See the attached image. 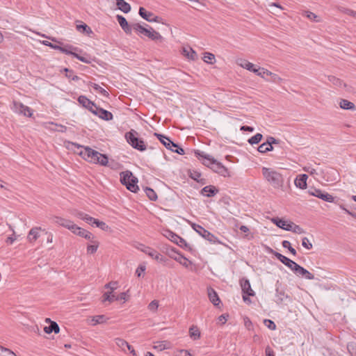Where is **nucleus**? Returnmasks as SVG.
I'll return each instance as SVG.
<instances>
[{
    "label": "nucleus",
    "instance_id": "nucleus-1",
    "mask_svg": "<svg viewBox=\"0 0 356 356\" xmlns=\"http://www.w3.org/2000/svg\"><path fill=\"white\" fill-rule=\"evenodd\" d=\"M264 179L275 189H282L284 185L283 175L273 168L263 167L261 169Z\"/></svg>",
    "mask_w": 356,
    "mask_h": 356
},
{
    "label": "nucleus",
    "instance_id": "nucleus-2",
    "mask_svg": "<svg viewBox=\"0 0 356 356\" xmlns=\"http://www.w3.org/2000/svg\"><path fill=\"white\" fill-rule=\"evenodd\" d=\"M120 181L129 191L133 193H137L139 190L137 185V177H134L132 172L129 170L120 173Z\"/></svg>",
    "mask_w": 356,
    "mask_h": 356
},
{
    "label": "nucleus",
    "instance_id": "nucleus-3",
    "mask_svg": "<svg viewBox=\"0 0 356 356\" xmlns=\"http://www.w3.org/2000/svg\"><path fill=\"white\" fill-rule=\"evenodd\" d=\"M200 159V157H198ZM202 163L211 169L213 172L225 177L227 174V169L213 157H200Z\"/></svg>",
    "mask_w": 356,
    "mask_h": 356
},
{
    "label": "nucleus",
    "instance_id": "nucleus-4",
    "mask_svg": "<svg viewBox=\"0 0 356 356\" xmlns=\"http://www.w3.org/2000/svg\"><path fill=\"white\" fill-rule=\"evenodd\" d=\"M154 135L157 137L160 142L165 147V148L170 149L172 152H175L180 155L185 154H191V152H185V150L183 148L180 147L177 144L172 142L168 137L156 133H155Z\"/></svg>",
    "mask_w": 356,
    "mask_h": 356
},
{
    "label": "nucleus",
    "instance_id": "nucleus-5",
    "mask_svg": "<svg viewBox=\"0 0 356 356\" xmlns=\"http://www.w3.org/2000/svg\"><path fill=\"white\" fill-rule=\"evenodd\" d=\"M127 141L134 149L143 151L146 149V145L142 139L138 138V133L134 130H131L125 134Z\"/></svg>",
    "mask_w": 356,
    "mask_h": 356
},
{
    "label": "nucleus",
    "instance_id": "nucleus-6",
    "mask_svg": "<svg viewBox=\"0 0 356 356\" xmlns=\"http://www.w3.org/2000/svg\"><path fill=\"white\" fill-rule=\"evenodd\" d=\"M276 146H280V140L272 136L267 138L265 143H262L257 148V151L260 153H266L269 151H274Z\"/></svg>",
    "mask_w": 356,
    "mask_h": 356
},
{
    "label": "nucleus",
    "instance_id": "nucleus-7",
    "mask_svg": "<svg viewBox=\"0 0 356 356\" xmlns=\"http://www.w3.org/2000/svg\"><path fill=\"white\" fill-rule=\"evenodd\" d=\"M11 110L19 115H22L26 117H31L33 115L32 110L27 106L24 105L20 102L13 101Z\"/></svg>",
    "mask_w": 356,
    "mask_h": 356
},
{
    "label": "nucleus",
    "instance_id": "nucleus-8",
    "mask_svg": "<svg viewBox=\"0 0 356 356\" xmlns=\"http://www.w3.org/2000/svg\"><path fill=\"white\" fill-rule=\"evenodd\" d=\"M192 227L196 232L208 241L213 243L218 242V238L213 234L205 229L201 225L193 223L192 225Z\"/></svg>",
    "mask_w": 356,
    "mask_h": 356
},
{
    "label": "nucleus",
    "instance_id": "nucleus-9",
    "mask_svg": "<svg viewBox=\"0 0 356 356\" xmlns=\"http://www.w3.org/2000/svg\"><path fill=\"white\" fill-rule=\"evenodd\" d=\"M77 50H78L77 47H73L70 44H63V45H60L59 49H58V51H60V52H62L63 54H65L67 55H72L73 56L76 58L78 60H79L85 63H88L89 61L86 58L78 55L77 54H76L75 51H77Z\"/></svg>",
    "mask_w": 356,
    "mask_h": 356
},
{
    "label": "nucleus",
    "instance_id": "nucleus-10",
    "mask_svg": "<svg viewBox=\"0 0 356 356\" xmlns=\"http://www.w3.org/2000/svg\"><path fill=\"white\" fill-rule=\"evenodd\" d=\"M72 145L76 148V150H74V153L79 156H83V154L84 156H106L104 154L99 153L89 147H83V146H80L74 143H72Z\"/></svg>",
    "mask_w": 356,
    "mask_h": 356
},
{
    "label": "nucleus",
    "instance_id": "nucleus-11",
    "mask_svg": "<svg viewBox=\"0 0 356 356\" xmlns=\"http://www.w3.org/2000/svg\"><path fill=\"white\" fill-rule=\"evenodd\" d=\"M166 253L170 257L175 259L182 266L188 267V259L183 255L179 254L174 248H167Z\"/></svg>",
    "mask_w": 356,
    "mask_h": 356
},
{
    "label": "nucleus",
    "instance_id": "nucleus-12",
    "mask_svg": "<svg viewBox=\"0 0 356 356\" xmlns=\"http://www.w3.org/2000/svg\"><path fill=\"white\" fill-rule=\"evenodd\" d=\"M309 193L311 195L317 197L323 200V201H325L327 202H334V197L332 195H330L325 191H323L320 189H317V188L311 189L309 191Z\"/></svg>",
    "mask_w": 356,
    "mask_h": 356
},
{
    "label": "nucleus",
    "instance_id": "nucleus-13",
    "mask_svg": "<svg viewBox=\"0 0 356 356\" xmlns=\"http://www.w3.org/2000/svg\"><path fill=\"white\" fill-rule=\"evenodd\" d=\"M292 271L299 277H305L307 280H314L315 277L314 275L309 272L307 269L302 267L299 264H296V266H293V268H292Z\"/></svg>",
    "mask_w": 356,
    "mask_h": 356
},
{
    "label": "nucleus",
    "instance_id": "nucleus-14",
    "mask_svg": "<svg viewBox=\"0 0 356 356\" xmlns=\"http://www.w3.org/2000/svg\"><path fill=\"white\" fill-rule=\"evenodd\" d=\"M143 252L158 262L163 263L165 261V258L154 249L147 247L143 250Z\"/></svg>",
    "mask_w": 356,
    "mask_h": 356
},
{
    "label": "nucleus",
    "instance_id": "nucleus-15",
    "mask_svg": "<svg viewBox=\"0 0 356 356\" xmlns=\"http://www.w3.org/2000/svg\"><path fill=\"white\" fill-rule=\"evenodd\" d=\"M275 302L277 305L285 303L287 304L288 302L291 301V298L288 296L284 290L280 289L279 288L276 289L275 293Z\"/></svg>",
    "mask_w": 356,
    "mask_h": 356
},
{
    "label": "nucleus",
    "instance_id": "nucleus-16",
    "mask_svg": "<svg viewBox=\"0 0 356 356\" xmlns=\"http://www.w3.org/2000/svg\"><path fill=\"white\" fill-rule=\"evenodd\" d=\"M78 102L83 107L88 109L91 113H92V111H95V109L97 108L94 102L90 101L84 95L79 96L78 98Z\"/></svg>",
    "mask_w": 356,
    "mask_h": 356
},
{
    "label": "nucleus",
    "instance_id": "nucleus-17",
    "mask_svg": "<svg viewBox=\"0 0 356 356\" xmlns=\"http://www.w3.org/2000/svg\"><path fill=\"white\" fill-rule=\"evenodd\" d=\"M85 161L90 163L99 164L103 166L109 165V157H83Z\"/></svg>",
    "mask_w": 356,
    "mask_h": 356
},
{
    "label": "nucleus",
    "instance_id": "nucleus-18",
    "mask_svg": "<svg viewBox=\"0 0 356 356\" xmlns=\"http://www.w3.org/2000/svg\"><path fill=\"white\" fill-rule=\"evenodd\" d=\"M236 63L241 67L246 69L250 72H252L255 74L257 72V67L245 59L239 58L236 60Z\"/></svg>",
    "mask_w": 356,
    "mask_h": 356
},
{
    "label": "nucleus",
    "instance_id": "nucleus-19",
    "mask_svg": "<svg viewBox=\"0 0 356 356\" xmlns=\"http://www.w3.org/2000/svg\"><path fill=\"white\" fill-rule=\"evenodd\" d=\"M240 284L241 286L243 294L247 296H254V292L251 288L250 281L246 278H242L240 280Z\"/></svg>",
    "mask_w": 356,
    "mask_h": 356
},
{
    "label": "nucleus",
    "instance_id": "nucleus-20",
    "mask_svg": "<svg viewBox=\"0 0 356 356\" xmlns=\"http://www.w3.org/2000/svg\"><path fill=\"white\" fill-rule=\"evenodd\" d=\"M117 20L122 29V30L127 33V34H131V27L132 24H129L124 17L122 15H118L116 16Z\"/></svg>",
    "mask_w": 356,
    "mask_h": 356
},
{
    "label": "nucleus",
    "instance_id": "nucleus-21",
    "mask_svg": "<svg viewBox=\"0 0 356 356\" xmlns=\"http://www.w3.org/2000/svg\"><path fill=\"white\" fill-rule=\"evenodd\" d=\"M92 113L104 120H111L113 119V114L102 108H96L95 111H92Z\"/></svg>",
    "mask_w": 356,
    "mask_h": 356
},
{
    "label": "nucleus",
    "instance_id": "nucleus-22",
    "mask_svg": "<svg viewBox=\"0 0 356 356\" xmlns=\"http://www.w3.org/2000/svg\"><path fill=\"white\" fill-rule=\"evenodd\" d=\"M272 222L276 225L278 227L284 229L286 231H289V229H292L291 228V221H286L282 220L279 218H273L272 219Z\"/></svg>",
    "mask_w": 356,
    "mask_h": 356
},
{
    "label": "nucleus",
    "instance_id": "nucleus-23",
    "mask_svg": "<svg viewBox=\"0 0 356 356\" xmlns=\"http://www.w3.org/2000/svg\"><path fill=\"white\" fill-rule=\"evenodd\" d=\"M138 13L141 17L148 22H158V17L154 16V15L151 12L146 11V10L143 7L139 8Z\"/></svg>",
    "mask_w": 356,
    "mask_h": 356
},
{
    "label": "nucleus",
    "instance_id": "nucleus-24",
    "mask_svg": "<svg viewBox=\"0 0 356 356\" xmlns=\"http://www.w3.org/2000/svg\"><path fill=\"white\" fill-rule=\"evenodd\" d=\"M308 179V175L306 174H301L297 176L294 181V184L296 187L300 188L301 189H305L307 188V180Z\"/></svg>",
    "mask_w": 356,
    "mask_h": 356
},
{
    "label": "nucleus",
    "instance_id": "nucleus-25",
    "mask_svg": "<svg viewBox=\"0 0 356 356\" xmlns=\"http://www.w3.org/2000/svg\"><path fill=\"white\" fill-rule=\"evenodd\" d=\"M207 292L209 300L213 304V305H218L220 302V300L216 291L213 288L209 287L207 289Z\"/></svg>",
    "mask_w": 356,
    "mask_h": 356
},
{
    "label": "nucleus",
    "instance_id": "nucleus-26",
    "mask_svg": "<svg viewBox=\"0 0 356 356\" xmlns=\"http://www.w3.org/2000/svg\"><path fill=\"white\" fill-rule=\"evenodd\" d=\"M218 192V190L212 185L206 186H204L202 191L201 193L207 197H213Z\"/></svg>",
    "mask_w": 356,
    "mask_h": 356
},
{
    "label": "nucleus",
    "instance_id": "nucleus-27",
    "mask_svg": "<svg viewBox=\"0 0 356 356\" xmlns=\"http://www.w3.org/2000/svg\"><path fill=\"white\" fill-rule=\"evenodd\" d=\"M339 105L341 108L344 110L355 111L356 108L354 103L345 99H341Z\"/></svg>",
    "mask_w": 356,
    "mask_h": 356
},
{
    "label": "nucleus",
    "instance_id": "nucleus-28",
    "mask_svg": "<svg viewBox=\"0 0 356 356\" xmlns=\"http://www.w3.org/2000/svg\"><path fill=\"white\" fill-rule=\"evenodd\" d=\"M147 37H148L152 40L159 41L160 42H162L164 40L163 36L159 32L154 31L151 27L149 28Z\"/></svg>",
    "mask_w": 356,
    "mask_h": 356
},
{
    "label": "nucleus",
    "instance_id": "nucleus-29",
    "mask_svg": "<svg viewBox=\"0 0 356 356\" xmlns=\"http://www.w3.org/2000/svg\"><path fill=\"white\" fill-rule=\"evenodd\" d=\"M44 331L47 334H51L53 332L58 334L60 332V327L56 322L51 321L49 325L44 327Z\"/></svg>",
    "mask_w": 356,
    "mask_h": 356
},
{
    "label": "nucleus",
    "instance_id": "nucleus-30",
    "mask_svg": "<svg viewBox=\"0 0 356 356\" xmlns=\"http://www.w3.org/2000/svg\"><path fill=\"white\" fill-rule=\"evenodd\" d=\"M54 219V222L56 224H58L66 229H68L69 227L72 225V223H73V222L70 220L63 218L58 217V216H55Z\"/></svg>",
    "mask_w": 356,
    "mask_h": 356
},
{
    "label": "nucleus",
    "instance_id": "nucleus-31",
    "mask_svg": "<svg viewBox=\"0 0 356 356\" xmlns=\"http://www.w3.org/2000/svg\"><path fill=\"white\" fill-rule=\"evenodd\" d=\"M116 5L121 11L128 13L131 10V6L124 0H116Z\"/></svg>",
    "mask_w": 356,
    "mask_h": 356
},
{
    "label": "nucleus",
    "instance_id": "nucleus-32",
    "mask_svg": "<svg viewBox=\"0 0 356 356\" xmlns=\"http://www.w3.org/2000/svg\"><path fill=\"white\" fill-rule=\"evenodd\" d=\"M41 228L40 227H33L32 228L29 232V234H28V240L30 241V242H33L35 241H36L40 235H39V230H40Z\"/></svg>",
    "mask_w": 356,
    "mask_h": 356
},
{
    "label": "nucleus",
    "instance_id": "nucleus-33",
    "mask_svg": "<svg viewBox=\"0 0 356 356\" xmlns=\"http://www.w3.org/2000/svg\"><path fill=\"white\" fill-rule=\"evenodd\" d=\"M132 30L147 36L149 29L145 28L138 23H134L132 24L131 31Z\"/></svg>",
    "mask_w": 356,
    "mask_h": 356
},
{
    "label": "nucleus",
    "instance_id": "nucleus-34",
    "mask_svg": "<svg viewBox=\"0 0 356 356\" xmlns=\"http://www.w3.org/2000/svg\"><path fill=\"white\" fill-rule=\"evenodd\" d=\"M183 54L188 59H191L193 60H195L197 58L196 52L194 50H193V49H191V47L184 48Z\"/></svg>",
    "mask_w": 356,
    "mask_h": 356
},
{
    "label": "nucleus",
    "instance_id": "nucleus-35",
    "mask_svg": "<svg viewBox=\"0 0 356 356\" xmlns=\"http://www.w3.org/2000/svg\"><path fill=\"white\" fill-rule=\"evenodd\" d=\"M88 85L90 86L91 87H92L94 88V90H95L97 92L101 94L102 96L106 97H108V95H109L108 92L105 89H104L103 88L99 86L98 84L92 83V82H90Z\"/></svg>",
    "mask_w": 356,
    "mask_h": 356
},
{
    "label": "nucleus",
    "instance_id": "nucleus-36",
    "mask_svg": "<svg viewBox=\"0 0 356 356\" xmlns=\"http://www.w3.org/2000/svg\"><path fill=\"white\" fill-rule=\"evenodd\" d=\"M145 191L147 196L149 197L150 200L155 201L157 200V195L152 188L146 187Z\"/></svg>",
    "mask_w": 356,
    "mask_h": 356
},
{
    "label": "nucleus",
    "instance_id": "nucleus-37",
    "mask_svg": "<svg viewBox=\"0 0 356 356\" xmlns=\"http://www.w3.org/2000/svg\"><path fill=\"white\" fill-rule=\"evenodd\" d=\"M328 80L330 82H331L333 85L338 86V87H342L346 86V84L343 83V81L339 79V78H337L334 76H329Z\"/></svg>",
    "mask_w": 356,
    "mask_h": 356
},
{
    "label": "nucleus",
    "instance_id": "nucleus-38",
    "mask_svg": "<svg viewBox=\"0 0 356 356\" xmlns=\"http://www.w3.org/2000/svg\"><path fill=\"white\" fill-rule=\"evenodd\" d=\"M165 236L172 242L175 243H177L180 236L177 235L175 233L171 232V231H167Z\"/></svg>",
    "mask_w": 356,
    "mask_h": 356
},
{
    "label": "nucleus",
    "instance_id": "nucleus-39",
    "mask_svg": "<svg viewBox=\"0 0 356 356\" xmlns=\"http://www.w3.org/2000/svg\"><path fill=\"white\" fill-rule=\"evenodd\" d=\"M280 262H282L283 264H284L285 266H286L288 268H289L291 270H292V268H293V266H296L297 264V263H296L295 261H293V260L290 259L289 258L286 257V256H284L282 260L280 261Z\"/></svg>",
    "mask_w": 356,
    "mask_h": 356
},
{
    "label": "nucleus",
    "instance_id": "nucleus-40",
    "mask_svg": "<svg viewBox=\"0 0 356 356\" xmlns=\"http://www.w3.org/2000/svg\"><path fill=\"white\" fill-rule=\"evenodd\" d=\"M307 18L310 19L312 22H320V19L318 16H317L315 13L310 11H304L303 14Z\"/></svg>",
    "mask_w": 356,
    "mask_h": 356
},
{
    "label": "nucleus",
    "instance_id": "nucleus-41",
    "mask_svg": "<svg viewBox=\"0 0 356 356\" xmlns=\"http://www.w3.org/2000/svg\"><path fill=\"white\" fill-rule=\"evenodd\" d=\"M203 60L205 62V63H209V64H212L215 62L216 59H215V56L214 54H211V53H209V52H205L204 54V56H203Z\"/></svg>",
    "mask_w": 356,
    "mask_h": 356
},
{
    "label": "nucleus",
    "instance_id": "nucleus-42",
    "mask_svg": "<svg viewBox=\"0 0 356 356\" xmlns=\"http://www.w3.org/2000/svg\"><path fill=\"white\" fill-rule=\"evenodd\" d=\"M256 74L263 79H266V76H269L270 74V71L264 68V67H257V72Z\"/></svg>",
    "mask_w": 356,
    "mask_h": 356
},
{
    "label": "nucleus",
    "instance_id": "nucleus-43",
    "mask_svg": "<svg viewBox=\"0 0 356 356\" xmlns=\"http://www.w3.org/2000/svg\"><path fill=\"white\" fill-rule=\"evenodd\" d=\"M177 245H178L179 247L184 248L185 250H187L188 251H192L191 246L186 241L185 239L180 237Z\"/></svg>",
    "mask_w": 356,
    "mask_h": 356
},
{
    "label": "nucleus",
    "instance_id": "nucleus-44",
    "mask_svg": "<svg viewBox=\"0 0 356 356\" xmlns=\"http://www.w3.org/2000/svg\"><path fill=\"white\" fill-rule=\"evenodd\" d=\"M189 332H190V337L193 338L194 339H199L200 337V332L197 327L192 326L190 328Z\"/></svg>",
    "mask_w": 356,
    "mask_h": 356
},
{
    "label": "nucleus",
    "instance_id": "nucleus-45",
    "mask_svg": "<svg viewBox=\"0 0 356 356\" xmlns=\"http://www.w3.org/2000/svg\"><path fill=\"white\" fill-rule=\"evenodd\" d=\"M262 138H263L262 134L258 133L256 135H254V136L251 137L248 140V143L251 145L258 144L261 140Z\"/></svg>",
    "mask_w": 356,
    "mask_h": 356
},
{
    "label": "nucleus",
    "instance_id": "nucleus-46",
    "mask_svg": "<svg viewBox=\"0 0 356 356\" xmlns=\"http://www.w3.org/2000/svg\"><path fill=\"white\" fill-rule=\"evenodd\" d=\"M282 247L289 250V251L294 256L296 255V250L291 247V243L289 241H283L282 242Z\"/></svg>",
    "mask_w": 356,
    "mask_h": 356
},
{
    "label": "nucleus",
    "instance_id": "nucleus-47",
    "mask_svg": "<svg viewBox=\"0 0 356 356\" xmlns=\"http://www.w3.org/2000/svg\"><path fill=\"white\" fill-rule=\"evenodd\" d=\"M0 356H17L12 350L0 346Z\"/></svg>",
    "mask_w": 356,
    "mask_h": 356
},
{
    "label": "nucleus",
    "instance_id": "nucleus-48",
    "mask_svg": "<svg viewBox=\"0 0 356 356\" xmlns=\"http://www.w3.org/2000/svg\"><path fill=\"white\" fill-rule=\"evenodd\" d=\"M115 343L116 345L120 348L122 350L125 351L126 350V347L128 346V342H127L125 340L122 339H120V338H117L115 339Z\"/></svg>",
    "mask_w": 356,
    "mask_h": 356
},
{
    "label": "nucleus",
    "instance_id": "nucleus-49",
    "mask_svg": "<svg viewBox=\"0 0 356 356\" xmlns=\"http://www.w3.org/2000/svg\"><path fill=\"white\" fill-rule=\"evenodd\" d=\"M291 228L292 229H289V231L290 232H293L296 234H303L305 233V230L300 227L299 225H296L295 223H293V222H291Z\"/></svg>",
    "mask_w": 356,
    "mask_h": 356
},
{
    "label": "nucleus",
    "instance_id": "nucleus-50",
    "mask_svg": "<svg viewBox=\"0 0 356 356\" xmlns=\"http://www.w3.org/2000/svg\"><path fill=\"white\" fill-rule=\"evenodd\" d=\"M189 172V176L191 179L197 181H200V179L201 177V173L197 170H190L188 171Z\"/></svg>",
    "mask_w": 356,
    "mask_h": 356
},
{
    "label": "nucleus",
    "instance_id": "nucleus-51",
    "mask_svg": "<svg viewBox=\"0 0 356 356\" xmlns=\"http://www.w3.org/2000/svg\"><path fill=\"white\" fill-rule=\"evenodd\" d=\"M76 29L81 32H86L88 34L92 33L91 29L86 24L76 26Z\"/></svg>",
    "mask_w": 356,
    "mask_h": 356
},
{
    "label": "nucleus",
    "instance_id": "nucleus-52",
    "mask_svg": "<svg viewBox=\"0 0 356 356\" xmlns=\"http://www.w3.org/2000/svg\"><path fill=\"white\" fill-rule=\"evenodd\" d=\"M92 245H89L87 247V252L88 253L93 254L95 253L99 247V242L97 241H95V243H92Z\"/></svg>",
    "mask_w": 356,
    "mask_h": 356
},
{
    "label": "nucleus",
    "instance_id": "nucleus-53",
    "mask_svg": "<svg viewBox=\"0 0 356 356\" xmlns=\"http://www.w3.org/2000/svg\"><path fill=\"white\" fill-rule=\"evenodd\" d=\"M302 245L307 250H311L313 248L312 243L310 242V241L309 240V238L307 237L302 238Z\"/></svg>",
    "mask_w": 356,
    "mask_h": 356
},
{
    "label": "nucleus",
    "instance_id": "nucleus-54",
    "mask_svg": "<svg viewBox=\"0 0 356 356\" xmlns=\"http://www.w3.org/2000/svg\"><path fill=\"white\" fill-rule=\"evenodd\" d=\"M264 323L270 330H275L276 329L275 323L270 319H265Z\"/></svg>",
    "mask_w": 356,
    "mask_h": 356
},
{
    "label": "nucleus",
    "instance_id": "nucleus-55",
    "mask_svg": "<svg viewBox=\"0 0 356 356\" xmlns=\"http://www.w3.org/2000/svg\"><path fill=\"white\" fill-rule=\"evenodd\" d=\"M166 343H167V342L165 341H158V342H156V345L154 346V348L161 351V350L167 348Z\"/></svg>",
    "mask_w": 356,
    "mask_h": 356
},
{
    "label": "nucleus",
    "instance_id": "nucleus-56",
    "mask_svg": "<svg viewBox=\"0 0 356 356\" xmlns=\"http://www.w3.org/2000/svg\"><path fill=\"white\" fill-rule=\"evenodd\" d=\"M65 71L66 72V76L68 79H72L73 81H78L79 79V76H77L76 75L74 74L73 71L69 70L67 68L65 69Z\"/></svg>",
    "mask_w": 356,
    "mask_h": 356
},
{
    "label": "nucleus",
    "instance_id": "nucleus-57",
    "mask_svg": "<svg viewBox=\"0 0 356 356\" xmlns=\"http://www.w3.org/2000/svg\"><path fill=\"white\" fill-rule=\"evenodd\" d=\"M106 320V318L104 315H98L94 317L92 319V321H95L94 325L99 324L105 322Z\"/></svg>",
    "mask_w": 356,
    "mask_h": 356
},
{
    "label": "nucleus",
    "instance_id": "nucleus-58",
    "mask_svg": "<svg viewBox=\"0 0 356 356\" xmlns=\"http://www.w3.org/2000/svg\"><path fill=\"white\" fill-rule=\"evenodd\" d=\"M269 76H270V79H267V81H270L275 83H280L282 81V79L280 76H279L277 74L270 72V74Z\"/></svg>",
    "mask_w": 356,
    "mask_h": 356
},
{
    "label": "nucleus",
    "instance_id": "nucleus-59",
    "mask_svg": "<svg viewBox=\"0 0 356 356\" xmlns=\"http://www.w3.org/2000/svg\"><path fill=\"white\" fill-rule=\"evenodd\" d=\"M118 287L117 282H110L109 283L105 285V288L109 289L111 291L109 292L113 293L114 290H115Z\"/></svg>",
    "mask_w": 356,
    "mask_h": 356
},
{
    "label": "nucleus",
    "instance_id": "nucleus-60",
    "mask_svg": "<svg viewBox=\"0 0 356 356\" xmlns=\"http://www.w3.org/2000/svg\"><path fill=\"white\" fill-rule=\"evenodd\" d=\"M159 307V302L157 300H152L148 305V309L150 311H156Z\"/></svg>",
    "mask_w": 356,
    "mask_h": 356
},
{
    "label": "nucleus",
    "instance_id": "nucleus-61",
    "mask_svg": "<svg viewBox=\"0 0 356 356\" xmlns=\"http://www.w3.org/2000/svg\"><path fill=\"white\" fill-rule=\"evenodd\" d=\"M108 168L113 170H118L121 168V165L117 162H115L113 160H111L109 161V165H108Z\"/></svg>",
    "mask_w": 356,
    "mask_h": 356
},
{
    "label": "nucleus",
    "instance_id": "nucleus-62",
    "mask_svg": "<svg viewBox=\"0 0 356 356\" xmlns=\"http://www.w3.org/2000/svg\"><path fill=\"white\" fill-rule=\"evenodd\" d=\"M88 241H90L91 243H95V236L90 233V232L87 231L85 234L84 236L83 237Z\"/></svg>",
    "mask_w": 356,
    "mask_h": 356
},
{
    "label": "nucleus",
    "instance_id": "nucleus-63",
    "mask_svg": "<svg viewBox=\"0 0 356 356\" xmlns=\"http://www.w3.org/2000/svg\"><path fill=\"white\" fill-rule=\"evenodd\" d=\"M42 43L46 45V46H48L54 49H56V50H58L59 49V44H53L49 41H47V40H44L42 42Z\"/></svg>",
    "mask_w": 356,
    "mask_h": 356
},
{
    "label": "nucleus",
    "instance_id": "nucleus-64",
    "mask_svg": "<svg viewBox=\"0 0 356 356\" xmlns=\"http://www.w3.org/2000/svg\"><path fill=\"white\" fill-rule=\"evenodd\" d=\"M145 269L146 268L145 266L140 265L137 268L136 270V274L137 275L138 277H140L142 273L145 272Z\"/></svg>",
    "mask_w": 356,
    "mask_h": 356
}]
</instances>
